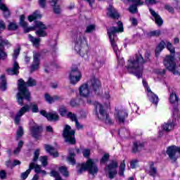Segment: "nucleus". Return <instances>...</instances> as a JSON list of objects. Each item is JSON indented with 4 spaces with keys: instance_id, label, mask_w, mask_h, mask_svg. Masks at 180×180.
I'll list each match as a JSON object with an SVG mask.
<instances>
[{
    "instance_id": "nucleus-23",
    "label": "nucleus",
    "mask_w": 180,
    "mask_h": 180,
    "mask_svg": "<svg viewBox=\"0 0 180 180\" xmlns=\"http://www.w3.org/2000/svg\"><path fill=\"white\" fill-rule=\"evenodd\" d=\"M77 143L75 139V129H71V127L68 126V144L75 145Z\"/></svg>"
},
{
    "instance_id": "nucleus-47",
    "label": "nucleus",
    "mask_w": 180,
    "mask_h": 180,
    "mask_svg": "<svg viewBox=\"0 0 180 180\" xmlns=\"http://www.w3.org/2000/svg\"><path fill=\"white\" fill-rule=\"evenodd\" d=\"M109 160V154L105 153L100 160L101 164H106Z\"/></svg>"
},
{
    "instance_id": "nucleus-2",
    "label": "nucleus",
    "mask_w": 180,
    "mask_h": 180,
    "mask_svg": "<svg viewBox=\"0 0 180 180\" xmlns=\"http://www.w3.org/2000/svg\"><path fill=\"white\" fill-rule=\"evenodd\" d=\"M37 82L33 78L30 77L27 82L22 79L18 80V93L17 94V102L18 105H23V99L30 101V92L27 86H35Z\"/></svg>"
},
{
    "instance_id": "nucleus-61",
    "label": "nucleus",
    "mask_w": 180,
    "mask_h": 180,
    "mask_svg": "<svg viewBox=\"0 0 180 180\" xmlns=\"http://www.w3.org/2000/svg\"><path fill=\"white\" fill-rule=\"evenodd\" d=\"M51 176H53V178H58L60 176V174L57 171L52 170L51 172Z\"/></svg>"
},
{
    "instance_id": "nucleus-18",
    "label": "nucleus",
    "mask_w": 180,
    "mask_h": 180,
    "mask_svg": "<svg viewBox=\"0 0 180 180\" xmlns=\"http://www.w3.org/2000/svg\"><path fill=\"white\" fill-rule=\"evenodd\" d=\"M127 116H129V114L123 110H116L115 113V118L117 122H119V123H123V122H124V119H126Z\"/></svg>"
},
{
    "instance_id": "nucleus-7",
    "label": "nucleus",
    "mask_w": 180,
    "mask_h": 180,
    "mask_svg": "<svg viewBox=\"0 0 180 180\" xmlns=\"http://www.w3.org/2000/svg\"><path fill=\"white\" fill-rule=\"evenodd\" d=\"M94 106L96 108V114L98 119H100V120H103V122H105L106 124H112V120H110L109 115L108 113H106L105 109H103L102 104L98 102H95Z\"/></svg>"
},
{
    "instance_id": "nucleus-24",
    "label": "nucleus",
    "mask_w": 180,
    "mask_h": 180,
    "mask_svg": "<svg viewBox=\"0 0 180 180\" xmlns=\"http://www.w3.org/2000/svg\"><path fill=\"white\" fill-rule=\"evenodd\" d=\"M149 11L150 12V14L152 15L153 18L155 19V22L158 26H161L162 25L163 21L162 18H161V16L158 15L153 8H149Z\"/></svg>"
},
{
    "instance_id": "nucleus-57",
    "label": "nucleus",
    "mask_w": 180,
    "mask_h": 180,
    "mask_svg": "<svg viewBox=\"0 0 180 180\" xmlns=\"http://www.w3.org/2000/svg\"><path fill=\"white\" fill-rule=\"evenodd\" d=\"M21 162L20 160H13V163L11 165V168H15V167H16V165H20Z\"/></svg>"
},
{
    "instance_id": "nucleus-32",
    "label": "nucleus",
    "mask_w": 180,
    "mask_h": 180,
    "mask_svg": "<svg viewBox=\"0 0 180 180\" xmlns=\"http://www.w3.org/2000/svg\"><path fill=\"white\" fill-rule=\"evenodd\" d=\"M44 99L48 103H53L56 101H58L60 99V96H53L51 97L49 94H45Z\"/></svg>"
},
{
    "instance_id": "nucleus-22",
    "label": "nucleus",
    "mask_w": 180,
    "mask_h": 180,
    "mask_svg": "<svg viewBox=\"0 0 180 180\" xmlns=\"http://www.w3.org/2000/svg\"><path fill=\"white\" fill-rule=\"evenodd\" d=\"M132 5L129 6V11L131 13H136L137 12V6H142L144 5V0H131Z\"/></svg>"
},
{
    "instance_id": "nucleus-45",
    "label": "nucleus",
    "mask_w": 180,
    "mask_h": 180,
    "mask_svg": "<svg viewBox=\"0 0 180 180\" xmlns=\"http://www.w3.org/2000/svg\"><path fill=\"white\" fill-rule=\"evenodd\" d=\"M18 29V24L15 22H11L8 25V30H16Z\"/></svg>"
},
{
    "instance_id": "nucleus-25",
    "label": "nucleus",
    "mask_w": 180,
    "mask_h": 180,
    "mask_svg": "<svg viewBox=\"0 0 180 180\" xmlns=\"http://www.w3.org/2000/svg\"><path fill=\"white\" fill-rule=\"evenodd\" d=\"M108 16H110V18H113L114 19H116L119 18V13H117V11L113 8V6L110 5L108 8Z\"/></svg>"
},
{
    "instance_id": "nucleus-59",
    "label": "nucleus",
    "mask_w": 180,
    "mask_h": 180,
    "mask_svg": "<svg viewBox=\"0 0 180 180\" xmlns=\"http://www.w3.org/2000/svg\"><path fill=\"white\" fill-rule=\"evenodd\" d=\"M160 31H158V30L152 31V32H149V33L148 34V35L149 37H151V36H160Z\"/></svg>"
},
{
    "instance_id": "nucleus-53",
    "label": "nucleus",
    "mask_w": 180,
    "mask_h": 180,
    "mask_svg": "<svg viewBox=\"0 0 180 180\" xmlns=\"http://www.w3.org/2000/svg\"><path fill=\"white\" fill-rule=\"evenodd\" d=\"M139 147H143V144L135 142L134 143V148H133L134 153H136V151H139Z\"/></svg>"
},
{
    "instance_id": "nucleus-12",
    "label": "nucleus",
    "mask_w": 180,
    "mask_h": 180,
    "mask_svg": "<svg viewBox=\"0 0 180 180\" xmlns=\"http://www.w3.org/2000/svg\"><path fill=\"white\" fill-rule=\"evenodd\" d=\"M119 165L117 162L112 160L111 161L105 168V175L110 179H113L116 175H117V168Z\"/></svg>"
},
{
    "instance_id": "nucleus-3",
    "label": "nucleus",
    "mask_w": 180,
    "mask_h": 180,
    "mask_svg": "<svg viewBox=\"0 0 180 180\" xmlns=\"http://www.w3.org/2000/svg\"><path fill=\"white\" fill-rule=\"evenodd\" d=\"M20 25L22 27L25 29V33H28L31 30H35L36 29H39L36 31V35L39 37H46L47 36V25L44 24L41 21H34V26L30 27L27 28V22L25 21V15H21L20 16Z\"/></svg>"
},
{
    "instance_id": "nucleus-55",
    "label": "nucleus",
    "mask_w": 180,
    "mask_h": 180,
    "mask_svg": "<svg viewBox=\"0 0 180 180\" xmlns=\"http://www.w3.org/2000/svg\"><path fill=\"white\" fill-rule=\"evenodd\" d=\"M70 105L71 106H78L81 105V103L79 102V100L77 99H73L70 101Z\"/></svg>"
},
{
    "instance_id": "nucleus-31",
    "label": "nucleus",
    "mask_w": 180,
    "mask_h": 180,
    "mask_svg": "<svg viewBox=\"0 0 180 180\" xmlns=\"http://www.w3.org/2000/svg\"><path fill=\"white\" fill-rule=\"evenodd\" d=\"M174 122H167V123H164L161 129H163L164 131H165L166 133H169V131H172V130H174Z\"/></svg>"
},
{
    "instance_id": "nucleus-39",
    "label": "nucleus",
    "mask_w": 180,
    "mask_h": 180,
    "mask_svg": "<svg viewBox=\"0 0 180 180\" xmlns=\"http://www.w3.org/2000/svg\"><path fill=\"white\" fill-rule=\"evenodd\" d=\"M34 165V163L30 164L29 169L27 170H26V172H22L21 174V179H26V178H27V176H29V174H30V172H32V169H33Z\"/></svg>"
},
{
    "instance_id": "nucleus-26",
    "label": "nucleus",
    "mask_w": 180,
    "mask_h": 180,
    "mask_svg": "<svg viewBox=\"0 0 180 180\" xmlns=\"http://www.w3.org/2000/svg\"><path fill=\"white\" fill-rule=\"evenodd\" d=\"M103 102L105 108L110 107V102H112V97L109 94V91H107L104 94L103 96Z\"/></svg>"
},
{
    "instance_id": "nucleus-21",
    "label": "nucleus",
    "mask_w": 180,
    "mask_h": 180,
    "mask_svg": "<svg viewBox=\"0 0 180 180\" xmlns=\"http://www.w3.org/2000/svg\"><path fill=\"white\" fill-rule=\"evenodd\" d=\"M40 115L42 116H44V117H46L48 120H50L51 122H56L58 120V115L56 114V112H49L47 113L46 110H42L40 111Z\"/></svg>"
},
{
    "instance_id": "nucleus-15",
    "label": "nucleus",
    "mask_w": 180,
    "mask_h": 180,
    "mask_svg": "<svg viewBox=\"0 0 180 180\" xmlns=\"http://www.w3.org/2000/svg\"><path fill=\"white\" fill-rule=\"evenodd\" d=\"M166 153L171 160L176 161L180 157V147L176 146H169Z\"/></svg>"
},
{
    "instance_id": "nucleus-42",
    "label": "nucleus",
    "mask_w": 180,
    "mask_h": 180,
    "mask_svg": "<svg viewBox=\"0 0 180 180\" xmlns=\"http://www.w3.org/2000/svg\"><path fill=\"white\" fill-rule=\"evenodd\" d=\"M125 168L126 164L124 163V160H123L120 165L119 175H120V176H123V175H124Z\"/></svg>"
},
{
    "instance_id": "nucleus-37",
    "label": "nucleus",
    "mask_w": 180,
    "mask_h": 180,
    "mask_svg": "<svg viewBox=\"0 0 180 180\" xmlns=\"http://www.w3.org/2000/svg\"><path fill=\"white\" fill-rule=\"evenodd\" d=\"M28 38L30 42L32 43L33 46H34V47H39V44H40V38H35L33 36H32L31 34L28 35Z\"/></svg>"
},
{
    "instance_id": "nucleus-36",
    "label": "nucleus",
    "mask_w": 180,
    "mask_h": 180,
    "mask_svg": "<svg viewBox=\"0 0 180 180\" xmlns=\"http://www.w3.org/2000/svg\"><path fill=\"white\" fill-rule=\"evenodd\" d=\"M7 88L6 79L5 78V75H2L0 77V89L1 91H5Z\"/></svg>"
},
{
    "instance_id": "nucleus-20",
    "label": "nucleus",
    "mask_w": 180,
    "mask_h": 180,
    "mask_svg": "<svg viewBox=\"0 0 180 180\" xmlns=\"http://www.w3.org/2000/svg\"><path fill=\"white\" fill-rule=\"evenodd\" d=\"M33 63L31 66V71L33 72V71H36L39 70V65H40V53L39 52H33Z\"/></svg>"
},
{
    "instance_id": "nucleus-46",
    "label": "nucleus",
    "mask_w": 180,
    "mask_h": 180,
    "mask_svg": "<svg viewBox=\"0 0 180 180\" xmlns=\"http://www.w3.org/2000/svg\"><path fill=\"white\" fill-rule=\"evenodd\" d=\"M148 174L150 176H157V169L153 166L150 167Z\"/></svg>"
},
{
    "instance_id": "nucleus-6",
    "label": "nucleus",
    "mask_w": 180,
    "mask_h": 180,
    "mask_svg": "<svg viewBox=\"0 0 180 180\" xmlns=\"http://www.w3.org/2000/svg\"><path fill=\"white\" fill-rule=\"evenodd\" d=\"M87 169L91 175H96L98 171H99L98 166H96V164H95V162L92 159H89L86 163L81 165L80 169L78 170V174H82L84 171H86Z\"/></svg>"
},
{
    "instance_id": "nucleus-14",
    "label": "nucleus",
    "mask_w": 180,
    "mask_h": 180,
    "mask_svg": "<svg viewBox=\"0 0 180 180\" xmlns=\"http://www.w3.org/2000/svg\"><path fill=\"white\" fill-rule=\"evenodd\" d=\"M165 46H167V50L171 53V54H174L175 53V48L172 46V44L171 42L167 41L165 43V41H162L158 45L156 49H155V54L157 56H160V53L165 49Z\"/></svg>"
},
{
    "instance_id": "nucleus-38",
    "label": "nucleus",
    "mask_w": 180,
    "mask_h": 180,
    "mask_svg": "<svg viewBox=\"0 0 180 180\" xmlns=\"http://www.w3.org/2000/svg\"><path fill=\"white\" fill-rule=\"evenodd\" d=\"M75 160V153L74 152H70L68 156V165H75L76 164Z\"/></svg>"
},
{
    "instance_id": "nucleus-17",
    "label": "nucleus",
    "mask_w": 180,
    "mask_h": 180,
    "mask_svg": "<svg viewBox=\"0 0 180 180\" xmlns=\"http://www.w3.org/2000/svg\"><path fill=\"white\" fill-rule=\"evenodd\" d=\"M79 94L81 98H89V96H91L92 91H91V88H89L88 83H84L79 86Z\"/></svg>"
},
{
    "instance_id": "nucleus-58",
    "label": "nucleus",
    "mask_w": 180,
    "mask_h": 180,
    "mask_svg": "<svg viewBox=\"0 0 180 180\" xmlns=\"http://www.w3.org/2000/svg\"><path fill=\"white\" fill-rule=\"evenodd\" d=\"M155 73L158 75L162 76L165 74V69H158V70H156Z\"/></svg>"
},
{
    "instance_id": "nucleus-29",
    "label": "nucleus",
    "mask_w": 180,
    "mask_h": 180,
    "mask_svg": "<svg viewBox=\"0 0 180 180\" xmlns=\"http://www.w3.org/2000/svg\"><path fill=\"white\" fill-rule=\"evenodd\" d=\"M89 82L95 91L101 88V82L96 77H92Z\"/></svg>"
},
{
    "instance_id": "nucleus-48",
    "label": "nucleus",
    "mask_w": 180,
    "mask_h": 180,
    "mask_svg": "<svg viewBox=\"0 0 180 180\" xmlns=\"http://www.w3.org/2000/svg\"><path fill=\"white\" fill-rule=\"evenodd\" d=\"M59 113L63 117L66 116L67 115V108H65V106H61L59 108Z\"/></svg>"
},
{
    "instance_id": "nucleus-11",
    "label": "nucleus",
    "mask_w": 180,
    "mask_h": 180,
    "mask_svg": "<svg viewBox=\"0 0 180 180\" xmlns=\"http://www.w3.org/2000/svg\"><path fill=\"white\" fill-rule=\"evenodd\" d=\"M20 53V48H17L14 50L13 54V59L14 62L13 64V68L8 69L7 70L8 75H18V74H19V70L20 69V67H19V63L16 62V58H18V56H19Z\"/></svg>"
},
{
    "instance_id": "nucleus-43",
    "label": "nucleus",
    "mask_w": 180,
    "mask_h": 180,
    "mask_svg": "<svg viewBox=\"0 0 180 180\" xmlns=\"http://www.w3.org/2000/svg\"><path fill=\"white\" fill-rule=\"evenodd\" d=\"M39 161L41 163L42 167H47V165L49 164L47 156H41L39 158Z\"/></svg>"
},
{
    "instance_id": "nucleus-40",
    "label": "nucleus",
    "mask_w": 180,
    "mask_h": 180,
    "mask_svg": "<svg viewBox=\"0 0 180 180\" xmlns=\"http://www.w3.org/2000/svg\"><path fill=\"white\" fill-rule=\"evenodd\" d=\"M169 101L170 103H178V96L175 93H172L169 96Z\"/></svg>"
},
{
    "instance_id": "nucleus-64",
    "label": "nucleus",
    "mask_w": 180,
    "mask_h": 180,
    "mask_svg": "<svg viewBox=\"0 0 180 180\" xmlns=\"http://www.w3.org/2000/svg\"><path fill=\"white\" fill-rule=\"evenodd\" d=\"M39 4L41 8H46V0H39Z\"/></svg>"
},
{
    "instance_id": "nucleus-5",
    "label": "nucleus",
    "mask_w": 180,
    "mask_h": 180,
    "mask_svg": "<svg viewBox=\"0 0 180 180\" xmlns=\"http://www.w3.org/2000/svg\"><path fill=\"white\" fill-rule=\"evenodd\" d=\"M30 110L32 113H39V105L34 103H32L30 105H25L22 107L14 117L15 124H19V123H20V118L23 116V115H25V113L30 112Z\"/></svg>"
},
{
    "instance_id": "nucleus-60",
    "label": "nucleus",
    "mask_w": 180,
    "mask_h": 180,
    "mask_svg": "<svg viewBox=\"0 0 180 180\" xmlns=\"http://www.w3.org/2000/svg\"><path fill=\"white\" fill-rule=\"evenodd\" d=\"M84 157L88 158L89 157V154H91V150L89 149H84L82 152Z\"/></svg>"
},
{
    "instance_id": "nucleus-63",
    "label": "nucleus",
    "mask_w": 180,
    "mask_h": 180,
    "mask_svg": "<svg viewBox=\"0 0 180 180\" xmlns=\"http://www.w3.org/2000/svg\"><path fill=\"white\" fill-rule=\"evenodd\" d=\"M130 21L131 22L133 26H137V19H136L134 17H131Z\"/></svg>"
},
{
    "instance_id": "nucleus-56",
    "label": "nucleus",
    "mask_w": 180,
    "mask_h": 180,
    "mask_svg": "<svg viewBox=\"0 0 180 180\" xmlns=\"http://www.w3.org/2000/svg\"><path fill=\"white\" fill-rule=\"evenodd\" d=\"M6 29V25H5V22L0 20V33L1 32H4Z\"/></svg>"
},
{
    "instance_id": "nucleus-52",
    "label": "nucleus",
    "mask_w": 180,
    "mask_h": 180,
    "mask_svg": "<svg viewBox=\"0 0 180 180\" xmlns=\"http://www.w3.org/2000/svg\"><path fill=\"white\" fill-rule=\"evenodd\" d=\"M95 30V25H90L86 27V33H91V32H94Z\"/></svg>"
},
{
    "instance_id": "nucleus-19",
    "label": "nucleus",
    "mask_w": 180,
    "mask_h": 180,
    "mask_svg": "<svg viewBox=\"0 0 180 180\" xmlns=\"http://www.w3.org/2000/svg\"><path fill=\"white\" fill-rule=\"evenodd\" d=\"M39 155H40V150L37 149L34 153L33 162H31V164H34L32 169H34L36 174H40L41 171V166L35 163L39 160Z\"/></svg>"
},
{
    "instance_id": "nucleus-54",
    "label": "nucleus",
    "mask_w": 180,
    "mask_h": 180,
    "mask_svg": "<svg viewBox=\"0 0 180 180\" xmlns=\"http://www.w3.org/2000/svg\"><path fill=\"white\" fill-rule=\"evenodd\" d=\"M23 136V128L22 127H19L17 130V139H20L21 136Z\"/></svg>"
},
{
    "instance_id": "nucleus-16",
    "label": "nucleus",
    "mask_w": 180,
    "mask_h": 180,
    "mask_svg": "<svg viewBox=\"0 0 180 180\" xmlns=\"http://www.w3.org/2000/svg\"><path fill=\"white\" fill-rule=\"evenodd\" d=\"M42 131L43 129L41 127L37 125V124L34 123L33 121L30 122V133L34 139H40Z\"/></svg>"
},
{
    "instance_id": "nucleus-8",
    "label": "nucleus",
    "mask_w": 180,
    "mask_h": 180,
    "mask_svg": "<svg viewBox=\"0 0 180 180\" xmlns=\"http://www.w3.org/2000/svg\"><path fill=\"white\" fill-rule=\"evenodd\" d=\"M82 79V72H81V70L78 69L77 65H73L71 68L69 79L70 83L72 84V85H77L78 82L81 81Z\"/></svg>"
},
{
    "instance_id": "nucleus-50",
    "label": "nucleus",
    "mask_w": 180,
    "mask_h": 180,
    "mask_svg": "<svg viewBox=\"0 0 180 180\" xmlns=\"http://www.w3.org/2000/svg\"><path fill=\"white\" fill-rule=\"evenodd\" d=\"M59 171L60 174H63L64 176H68V172H67V167L63 166L59 168Z\"/></svg>"
},
{
    "instance_id": "nucleus-28",
    "label": "nucleus",
    "mask_w": 180,
    "mask_h": 180,
    "mask_svg": "<svg viewBox=\"0 0 180 180\" xmlns=\"http://www.w3.org/2000/svg\"><path fill=\"white\" fill-rule=\"evenodd\" d=\"M0 11H2L4 18H9V16H11L9 8L6 7L5 4L2 3V0H0Z\"/></svg>"
},
{
    "instance_id": "nucleus-27",
    "label": "nucleus",
    "mask_w": 180,
    "mask_h": 180,
    "mask_svg": "<svg viewBox=\"0 0 180 180\" xmlns=\"http://www.w3.org/2000/svg\"><path fill=\"white\" fill-rule=\"evenodd\" d=\"M68 117L72 120V122H75L76 127L78 130H81V129H84V126H82L79 122H78V120L77 119V115L72 112H68Z\"/></svg>"
},
{
    "instance_id": "nucleus-35",
    "label": "nucleus",
    "mask_w": 180,
    "mask_h": 180,
    "mask_svg": "<svg viewBox=\"0 0 180 180\" xmlns=\"http://www.w3.org/2000/svg\"><path fill=\"white\" fill-rule=\"evenodd\" d=\"M41 16L40 11H36L32 13V15L28 16V20L29 22H33V20H36V19H40Z\"/></svg>"
},
{
    "instance_id": "nucleus-51",
    "label": "nucleus",
    "mask_w": 180,
    "mask_h": 180,
    "mask_svg": "<svg viewBox=\"0 0 180 180\" xmlns=\"http://www.w3.org/2000/svg\"><path fill=\"white\" fill-rule=\"evenodd\" d=\"M138 164H139V160L134 159V160H131V162H130L131 168H132V169H134V168H136V167L138 165Z\"/></svg>"
},
{
    "instance_id": "nucleus-4",
    "label": "nucleus",
    "mask_w": 180,
    "mask_h": 180,
    "mask_svg": "<svg viewBox=\"0 0 180 180\" xmlns=\"http://www.w3.org/2000/svg\"><path fill=\"white\" fill-rule=\"evenodd\" d=\"M117 26L118 28H116L115 27H112L108 29V34L109 36L111 46L112 47V49L115 53L117 58H119L120 51L119 50L117 44H116V41H117V37H116V33H122L124 32L123 22L119 21L117 22Z\"/></svg>"
},
{
    "instance_id": "nucleus-33",
    "label": "nucleus",
    "mask_w": 180,
    "mask_h": 180,
    "mask_svg": "<svg viewBox=\"0 0 180 180\" xmlns=\"http://www.w3.org/2000/svg\"><path fill=\"white\" fill-rule=\"evenodd\" d=\"M58 0H51L50 4L51 6H53V12L54 13H56L57 15L61 13V8H60V6L57 5V2Z\"/></svg>"
},
{
    "instance_id": "nucleus-10",
    "label": "nucleus",
    "mask_w": 180,
    "mask_h": 180,
    "mask_svg": "<svg viewBox=\"0 0 180 180\" xmlns=\"http://www.w3.org/2000/svg\"><path fill=\"white\" fill-rule=\"evenodd\" d=\"M163 64L169 71L173 72L174 75H179V72L176 71V63L175 62V57L172 56H167L164 59Z\"/></svg>"
},
{
    "instance_id": "nucleus-44",
    "label": "nucleus",
    "mask_w": 180,
    "mask_h": 180,
    "mask_svg": "<svg viewBox=\"0 0 180 180\" xmlns=\"http://www.w3.org/2000/svg\"><path fill=\"white\" fill-rule=\"evenodd\" d=\"M6 58H8V53L2 48H0V60H5Z\"/></svg>"
},
{
    "instance_id": "nucleus-30",
    "label": "nucleus",
    "mask_w": 180,
    "mask_h": 180,
    "mask_svg": "<svg viewBox=\"0 0 180 180\" xmlns=\"http://www.w3.org/2000/svg\"><path fill=\"white\" fill-rule=\"evenodd\" d=\"M44 148L46 153H50V155H53V157H54L55 158L58 157V152L56 151V150H54V148H53V146L45 144Z\"/></svg>"
},
{
    "instance_id": "nucleus-1",
    "label": "nucleus",
    "mask_w": 180,
    "mask_h": 180,
    "mask_svg": "<svg viewBox=\"0 0 180 180\" xmlns=\"http://www.w3.org/2000/svg\"><path fill=\"white\" fill-rule=\"evenodd\" d=\"M149 58L150 53L148 52L146 53L145 59L140 54L129 58L126 66L127 71L130 74H134L137 78H141L143 77V65L148 61Z\"/></svg>"
},
{
    "instance_id": "nucleus-13",
    "label": "nucleus",
    "mask_w": 180,
    "mask_h": 180,
    "mask_svg": "<svg viewBox=\"0 0 180 180\" xmlns=\"http://www.w3.org/2000/svg\"><path fill=\"white\" fill-rule=\"evenodd\" d=\"M143 85L145 88L148 99L155 105V106H157L158 105V96L155 95L152 91L151 89L148 86V84L145 79H143Z\"/></svg>"
},
{
    "instance_id": "nucleus-62",
    "label": "nucleus",
    "mask_w": 180,
    "mask_h": 180,
    "mask_svg": "<svg viewBox=\"0 0 180 180\" xmlns=\"http://www.w3.org/2000/svg\"><path fill=\"white\" fill-rule=\"evenodd\" d=\"M0 178L1 179H6V172L5 170L0 171Z\"/></svg>"
},
{
    "instance_id": "nucleus-9",
    "label": "nucleus",
    "mask_w": 180,
    "mask_h": 180,
    "mask_svg": "<svg viewBox=\"0 0 180 180\" xmlns=\"http://www.w3.org/2000/svg\"><path fill=\"white\" fill-rule=\"evenodd\" d=\"M88 44L86 43V39L84 34H80L79 37H77L75 45V50L77 54L84 57V47H87Z\"/></svg>"
},
{
    "instance_id": "nucleus-41",
    "label": "nucleus",
    "mask_w": 180,
    "mask_h": 180,
    "mask_svg": "<svg viewBox=\"0 0 180 180\" xmlns=\"http://www.w3.org/2000/svg\"><path fill=\"white\" fill-rule=\"evenodd\" d=\"M63 137L65 143H68V125H65L63 131Z\"/></svg>"
},
{
    "instance_id": "nucleus-49",
    "label": "nucleus",
    "mask_w": 180,
    "mask_h": 180,
    "mask_svg": "<svg viewBox=\"0 0 180 180\" xmlns=\"http://www.w3.org/2000/svg\"><path fill=\"white\" fill-rule=\"evenodd\" d=\"M22 146H23V141H20L17 148L15 150H14V154H19Z\"/></svg>"
},
{
    "instance_id": "nucleus-34",
    "label": "nucleus",
    "mask_w": 180,
    "mask_h": 180,
    "mask_svg": "<svg viewBox=\"0 0 180 180\" xmlns=\"http://www.w3.org/2000/svg\"><path fill=\"white\" fill-rule=\"evenodd\" d=\"M12 44L9 40L4 38L2 36L0 35V46L1 47H7V49H9V47H11Z\"/></svg>"
}]
</instances>
